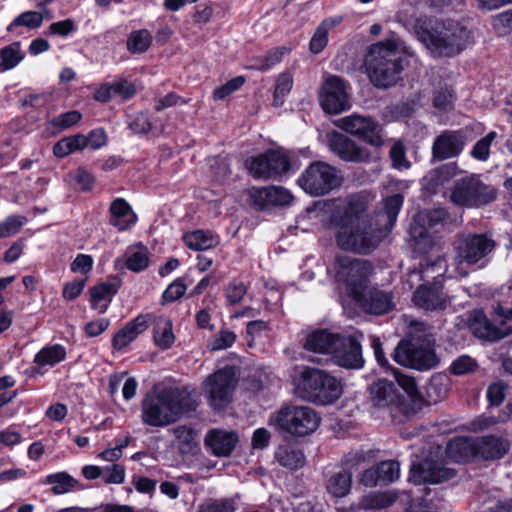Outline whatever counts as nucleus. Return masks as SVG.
I'll return each mask as SVG.
<instances>
[{"mask_svg": "<svg viewBox=\"0 0 512 512\" xmlns=\"http://www.w3.org/2000/svg\"><path fill=\"white\" fill-rule=\"evenodd\" d=\"M360 297V299H354V301L370 314H386L393 310L395 306L392 294L376 287L367 288L364 292H361Z\"/></svg>", "mask_w": 512, "mask_h": 512, "instance_id": "22", "label": "nucleus"}, {"mask_svg": "<svg viewBox=\"0 0 512 512\" xmlns=\"http://www.w3.org/2000/svg\"><path fill=\"white\" fill-rule=\"evenodd\" d=\"M440 499L436 494L431 492L425 493V495L419 499L416 503L410 504L409 512H436L439 507Z\"/></svg>", "mask_w": 512, "mask_h": 512, "instance_id": "51", "label": "nucleus"}, {"mask_svg": "<svg viewBox=\"0 0 512 512\" xmlns=\"http://www.w3.org/2000/svg\"><path fill=\"white\" fill-rule=\"evenodd\" d=\"M366 72L369 76L370 81L379 88H389L396 84V82L400 79V74L403 69H393L394 72L390 73V65L388 66L385 63L379 66V69L383 72V75L375 74V71L372 68L365 67Z\"/></svg>", "mask_w": 512, "mask_h": 512, "instance_id": "42", "label": "nucleus"}, {"mask_svg": "<svg viewBox=\"0 0 512 512\" xmlns=\"http://www.w3.org/2000/svg\"><path fill=\"white\" fill-rule=\"evenodd\" d=\"M407 54V47L403 40L397 35L392 34L383 41H379L370 46L365 59V67L372 68L375 74L383 75L379 66L382 63L390 65V73L393 69H403V60Z\"/></svg>", "mask_w": 512, "mask_h": 512, "instance_id": "10", "label": "nucleus"}, {"mask_svg": "<svg viewBox=\"0 0 512 512\" xmlns=\"http://www.w3.org/2000/svg\"><path fill=\"white\" fill-rule=\"evenodd\" d=\"M376 468L380 482L391 483L399 477L400 467L396 461H383Z\"/></svg>", "mask_w": 512, "mask_h": 512, "instance_id": "53", "label": "nucleus"}, {"mask_svg": "<svg viewBox=\"0 0 512 512\" xmlns=\"http://www.w3.org/2000/svg\"><path fill=\"white\" fill-rule=\"evenodd\" d=\"M25 57L20 42H14L0 49V72L15 68Z\"/></svg>", "mask_w": 512, "mask_h": 512, "instance_id": "41", "label": "nucleus"}, {"mask_svg": "<svg viewBox=\"0 0 512 512\" xmlns=\"http://www.w3.org/2000/svg\"><path fill=\"white\" fill-rule=\"evenodd\" d=\"M338 127L372 147L380 148L385 144L382 126L371 117L352 114L339 119Z\"/></svg>", "mask_w": 512, "mask_h": 512, "instance_id": "14", "label": "nucleus"}, {"mask_svg": "<svg viewBox=\"0 0 512 512\" xmlns=\"http://www.w3.org/2000/svg\"><path fill=\"white\" fill-rule=\"evenodd\" d=\"M369 394V399L375 407L387 408L391 412L407 416L414 414V408H410V404L391 381L378 379L370 385Z\"/></svg>", "mask_w": 512, "mask_h": 512, "instance_id": "13", "label": "nucleus"}, {"mask_svg": "<svg viewBox=\"0 0 512 512\" xmlns=\"http://www.w3.org/2000/svg\"><path fill=\"white\" fill-rule=\"evenodd\" d=\"M237 383L238 379L233 367H224L209 375L202 384L209 405L215 410L226 408L232 401Z\"/></svg>", "mask_w": 512, "mask_h": 512, "instance_id": "12", "label": "nucleus"}, {"mask_svg": "<svg viewBox=\"0 0 512 512\" xmlns=\"http://www.w3.org/2000/svg\"><path fill=\"white\" fill-rule=\"evenodd\" d=\"M333 269L336 282L345 288L349 297L360 299L361 292L368 288L369 276L373 271L371 263L348 255H337Z\"/></svg>", "mask_w": 512, "mask_h": 512, "instance_id": "8", "label": "nucleus"}, {"mask_svg": "<svg viewBox=\"0 0 512 512\" xmlns=\"http://www.w3.org/2000/svg\"><path fill=\"white\" fill-rule=\"evenodd\" d=\"M26 223L24 216L13 215L0 222V238H5L16 234Z\"/></svg>", "mask_w": 512, "mask_h": 512, "instance_id": "55", "label": "nucleus"}, {"mask_svg": "<svg viewBox=\"0 0 512 512\" xmlns=\"http://www.w3.org/2000/svg\"><path fill=\"white\" fill-rule=\"evenodd\" d=\"M392 165L395 169L403 170L409 169L411 164L406 158L405 146L401 141H396L389 152Z\"/></svg>", "mask_w": 512, "mask_h": 512, "instance_id": "54", "label": "nucleus"}, {"mask_svg": "<svg viewBox=\"0 0 512 512\" xmlns=\"http://www.w3.org/2000/svg\"><path fill=\"white\" fill-rule=\"evenodd\" d=\"M120 286L121 280L113 278L91 287L89 289L91 308L100 314L105 313Z\"/></svg>", "mask_w": 512, "mask_h": 512, "instance_id": "27", "label": "nucleus"}, {"mask_svg": "<svg viewBox=\"0 0 512 512\" xmlns=\"http://www.w3.org/2000/svg\"><path fill=\"white\" fill-rule=\"evenodd\" d=\"M447 270V264L444 259L438 258L434 262L427 263L426 265H422L421 269L412 270L408 274V281L412 282L413 278H418L427 283H430V280L434 282H439L437 279L442 277Z\"/></svg>", "mask_w": 512, "mask_h": 512, "instance_id": "36", "label": "nucleus"}, {"mask_svg": "<svg viewBox=\"0 0 512 512\" xmlns=\"http://www.w3.org/2000/svg\"><path fill=\"white\" fill-rule=\"evenodd\" d=\"M153 37L146 29L132 31L126 41V48L132 54L146 52L152 44Z\"/></svg>", "mask_w": 512, "mask_h": 512, "instance_id": "44", "label": "nucleus"}, {"mask_svg": "<svg viewBox=\"0 0 512 512\" xmlns=\"http://www.w3.org/2000/svg\"><path fill=\"white\" fill-rule=\"evenodd\" d=\"M459 172L456 162H451L440 166L430 173L429 179L433 187L444 185L445 182L455 177Z\"/></svg>", "mask_w": 512, "mask_h": 512, "instance_id": "46", "label": "nucleus"}, {"mask_svg": "<svg viewBox=\"0 0 512 512\" xmlns=\"http://www.w3.org/2000/svg\"><path fill=\"white\" fill-rule=\"evenodd\" d=\"M81 118L82 115L79 111H68L54 117L50 121V126L55 128L57 131L66 130L77 124Z\"/></svg>", "mask_w": 512, "mask_h": 512, "instance_id": "49", "label": "nucleus"}, {"mask_svg": "<svg viewBox=\"0 0 512 512\" xmlns=\"http://www.w3.org/2000/svg\"><path fill=\"white\" fill-rule=\"evenodd\" d=\"M467 323L470 331L478 338L497 341L512 332V328H497L493 326L481 310H474L467 315Z\"/></svg>", "mask_w": 512, "mask_h": 512, "instance_id": "23", "label": "nucleus"}, {"mask_svg": "<svg viewBox=\"0 0 512 512\" xmlns=\"http://www.w3.org/2000/svg\"><path fill=\"white\" fill-rule=\"evenodd\" d=\"M275 459L284 468L297 470L305 465L306 457L302 449L292 445H280L275 451Z\"/></svg>", "mask_w": 512, "mask_h": 512, "instance_id": "32", "label": "nucleus"}, {"mask_svg": "<svg viewBox=\"0 0 512 512\" xmlns=\"http://www.w3.org/2000/svg\"><path fill=\"white\" fill-rule=\"evenodd\" d=\"M465 143V136L461 130L445 131L433 143V157L438 160L457 157L463 151Z\"/></svg>", "mask_w": 512, "mask_h": 512, "instance_id": "21", "label": "nucleus"}, {"mask_svg": "<svg viewBox=\"0 0 512 512\" xmlns=\"http://www.w3.org/2000/svg\"><path fill=\"white\" fill-rule=\"evenodd\" d=\"M320 422L318 413L304 405L283 406L269 420L270 425L275 426L278 431L296 438L314 433Z\"/></svg>", "mask_w": 512, "mask_h": 512, "instance_id": "7", "label": "nucleus"}, {"mask_svg": "<svg viewBox=\"0 0 512 512\" xmlns=\"http://www.w3.org/2000/svg\"><path fill=\"white\" fill-rule=\"evenodd\" d=\"M337 336V333H331L328 330H316L306 337L304 348L315 353L331 356Z\"/></svg>", "mask_w": 512, "mask_h": 512, "instance_id": "31", "label": "nucleus"}, {"mask_svg": "<svg viewBox=\"0 0 512 512\" xmlns=\"http://www.w3.org/2000/svg\"><path fill=\"white\" fill-rule=\"evenodd\" d=\"M43 22V16L39 12L27 11L17 16L13 22L8 26V31H11L13 27L25 26L30 29H35L41 26Z\"/></svg>", "mask_w": 512, "mask_h": 512, "instance_id": "48", "label": "nucleus"}, {"mask_svg": "<svg viewBox=\"0 0 512 512\" xmlns=\"http://www.w3.org/2000/svg\"><path fill=\"white\" fill-rule=\"evenodd\" d=\"M245 81H246V79L243 76H237V77L229 80L228 82H226L225 84H223L222 86H220L214 90V92H213L214 100H222V99L226 98L233 92L240 89L244 85Z\"/></svg>", "mask_w": 512, "mask_h": 512, "instance_id": "56", "label": "nucleus"}, {"mask_svg": "<svg viewBox=\"0 0 512 512\" xmlns=\"http://www.w3.org/2000/svg\"><path fill=\"white\" fill-rule=\"evenodd\" d=\"M413 301L416 306L425 310L445 309L449 299L443 293V286L440 282H433L432 285H421L414 292Z\"/></svg>", "mask_w": 512, "mask_h": 512, "instance_id": "24", "label": "nucleus"}, {"mask_svg": "<svg viewBox=\"0 0 512 512\" xmlns=\"http://www.w3.org/2000/svg\"><path fill=\"white\" fill-rule=\"evenodd\" d=\"M497 137L495 131L489 132L486 136L479 139L471 150V156L479 161H487L490 156V147Z\"/></svg>", "mask_w": 512, "mask_h": 512, "instance_id": "47", "label": "nucleus"}, {"mask_svg": "<svg viewBox=\"0 0 512 512\" xmlns=\"http://www.w3.org/2000/svg\"><path fill=\"white\" fill-rule=\"evenodd\" d=\"M238 443V435L233 431L212 429L205 436V445L213 455L229 456Z\"/></svg>", "mask_w": 512, "mask_h": 512, "instance_id": "26", "label": "nucleus"}, {"mask_svg": "<svg viewBox=\"0 0 512 512\" xmlns=\"http://www.w3.org/2000/svg\"><path fill=\"white\" fill-rule=\"evenodd\" d=\"M329 25V21L324 20L316 29L310 41V50L312 53H320L326 47L328 42Z\"/></svg>", "mask_w": 512, "mask_h": 512, "instance_id": "52", "label": "nucleus"}, {"mask_svg": "<svg viewBox=\"0 0 512 512\" xmlns=\"http://www.w3.org/2000/svg\"><path fill=\"white\" fill-rule=\"evenodd\" d=\"M476 368V362L470 356L463 355L457 358L451 365V371L455 375H463L473 371Z\"/></svg>", "mask_w": 512, "mask_h": 512, "instance_id": "63", "label": "nucleus"}, {"mask_svg": "<svg viewBox=\"0 0 512 512\" xmlns=\"http://www.w3.org/2000/svg\"><path fill=\"white\" fill-rule=\"evenodd\" d=\"M447 212L443 208H436L430 211L421 212L419 213L415 221L416 222H425L427 221L428 228H432L436 226L437 224L441 223L447 218Z\"/></svg>", "mask_w": 512, "mask_h": 512, "instance_id": "58", "label": "nucleus"}, {"mask_svg": "<svg viewBox=\"0 0 512 512\" xmlns=\"http://www.w3.org/2000/svg\"><path fill=\"white\" fill-rule=\"evenodd\" d=\"M192 408L186 389L155 386L141 402V420L150 427H165L177 422Z\"/></svg>", "mask_w": 512, "mask_h": 512, "instance_id": "2", "label": "nucleus"}, {"mask_svg": "<svg viewBox=\"0 0 512 512\" xmlns=\"http://www.w3.org/2000/svg\"><path fill=\"white\" fill-rule=\"evenodd\" d=\"M176 443L182 453H191L197 447L196 432L188 426H177L173 429Z\"/></svg>", "mask_w": 512, "mask_h": 512, "instance_id": "45", "label": "nucleus"}, {"mask_svg": "<svg viewBox=\"0 0 512 512\" xmlns=\"http://www.w3.org/2000/svg\"><path fill=\"white\" fill-rule=\"evenodd\" d=\"M125 264L127 269L138 273L149 266V251L143 245L129 247L125 252Z\"/></svg>", "mask_w": 512, "mask_h": 512, "instance_id": "37", "label": "nucleus"}, {"mask_svg": "<svg viewBox=\"0 0 512 512\" xmlns=\"http://www.w3.org/2000/svg\"><path fill=\"white\" fill-rule=\"evenodd\" d=\"M434 344L431 328L424 323L416 324L411 339L401 341L395 348L394 360L402 366L420 371L433 369L439 363Z\"/></svg>", "mask_w": 512, "mask_h": 512, "instance_id": "5", "label": "nucleus"}, {"mask_svg": "<svg viewBox=\"0 0 512 512\" xmlns=\"http://www.w3.org/2000/svg\"><path fill=\"white\" fill-rule=\"evenodd\" d=\"M319 101L329 114H339L349 108V99L344 81L338 76H329L322 84Z\"/></svg>", "mask_w": 512, "mask_h": 512, "instance_id": "17", "label": "nucleus"}, {"mask_svg": "<svg viewBox=\"0 0 512 512\" xmlns=\"http://www.w3.org/2000/svg\"><path fill=\"white\" fill-rule=\"evenodd\" d=\"M153 314H140L125 324L112 339L115 350H122L132 343L151 324Z\"/></svg>", "mask_w": 512, "mask_h": 512, "instance_id": "25", "label": "nucleus"}, {"mask_svg": "<svg viewBox=\"0 0 512 512\" xmlns=\"http://www.w3.org/2000/svg\"><path fill=\"white\" fill-rule=\"evenodd\" d=\"M293 86V77L290 73H282L276 81L274 91V103L277 106L282 105L284 97L289 94Z\"/></svg>", "mask_w": 512, "mask_h": 512, "instance_id": "50", "label": "nucleus"}, {"mask_svg": "<svg viewBox=\"0 0 512 512\" xmlns=\"http://www.w3.org/2000/svg\"><path fill=\"white\" fill-rule=\"evenodd\" d=\"M44 483L52 485V492L55 495L71 492L78 485V481L66 472L47 475Z\"/></svg>", "mask_w": 512, "mask_h": 512, "instance_id": "43", "label": "nucleus"}, {"mask_svg": "<svg viewBox=\"0 0 512 512\" xmlns=\"http://www.w3.org/2000/svg\"><path fill=\"white\" fill-rule=\"evenodd\" d=\"M454 93L453 90L445 87L439 89L433 98V104L436 108L441 110H448L452 107V104L454 102Z\"/></svg>", "mask_w": 512, "mask_h": 512, "instance_id": "60", "label": "nucleus"}, {"mask_svg": "<svg viewBox=\"0 0 512 512\" xmlns=\"http://www.w3.org/2000/svg\"><path fill=\"white\" fill-rule=\"evenodd\" d=\"M249 173L255 179L275 178L290 168L288 156L278 150H269L246 161Z\"/></svg>", "mask_w": 512, "mask_h": 512, "instance_id": "15", "label": "nucleus"}, {"mask_svg": "<svg viewBox=\"0 0 512 512\" xmlns=\"http://www.w3.org/2000/svg\"><path fill=\"white\" fill-rule=\"evenodd\" d=\"M402 205L403 196L393 194L384 200L383 209L370 217L364 197H348L336 206L330 216L337 246L356 254L372 252L394 227Z\"/></svg>", "mask_w": 512, "mask_h": 512, "instance_id": "1", "label": "nucleus"}, {"mask_svg": "<svg viewBox=\"0 0 512 512\" xmlns=\"http://www.w3.org/2000/svg\"><path fill=\"white\" fill-rule=\"evenodd\" d=\"M446 454L454 462H467L476 456V438L457 437L447 444Z\"/></svg>", "mask_w": 512, "mask_h": 512, "instance_id": "30", "label": "nucleus"}, {"mask_svg": "<svg viewBox=\"0 0 512 512\" xmlns=\"http://www.w3.org/2000/svg\"><path fill=\"white\" fill-rule=\"evenodd\" d=\"M492 25L501 34L512 31V10H507L494 16Z\"/></svg>", "mask_w": 512, "mask_h": 512, "instance_id": "62", "label": "nucleus"}, {"mask_svg": "<svg viewBox=\"0 0 512 512\" xmlns=\"http://www.w3.org/2000/svg\"><path fill=\"white\" fill-rule=\"evenodd\" d=\"M509 450L506 439L495 436L476 437V456L483 460L503 457Z\"/></svg>", "mask_w": 512, "mask_h": 512, "instance_id": "28", "label": "nucleus"}, {"mask_svg": "<svg viewBox=\"0 0 512 512\" xmlns=\"http://www.w3.org/2000/svg\"><path fill=\"white\" fill-rule=\"evenodd\" d=\"M456 476L453 468L445 466L442 462L425 459L411 467L410 479L417 485L439 484Z\"/></svg>", "mask_w": 512, "mask_h": 512, "instance_id": "18", "label": "nucleus"}, {"mask_svg": "<svg viewBox=\"0 0 512 512\" xmlns=\"http://www.w3.org/2000/svg\"><path fill=\"white\" fill-rule=\"evenodd\" d=\"M186 292V285L181 278L172 282L163 293L165 302H174L181 298Z\"/></svg>", "mask_w": 512, "mask_h": 512, "instance_id": "61", "label": "nucleus"}, {"mask_svg": "<svg viewBox=\"0 0 512 512\" xmlns=\"http://www.w3.org/2000/svg\"><path fill=\"white\" fill-rule=\"evenodd\" d=\"M185 245L195 251H204L216 247L220 239L211 231L195 230L183 236Z\"/></svg>", "mask_w": 512, "mask_h": 512, "instance_id": "33", "label": "nucleus"}, {"mask_svg": "<svg viewBox=\"0 0 512 512\" xmlns=\"http://www.w3.org/2000/svg\"><path fill=\"white\" fill-rule=\"evenodd\" d=\"M398 385L405 391L407 398L412 403L410 408H414V413L421 409L424 399L418 392L415 379L411 376L402 374L396 369H392Z\"/></svg>", "mask_w": 512, "mask_h": 512, "instance_id": "39", "label": "nucleus"}, {"mask_svg": "<svg viewBox=\"0 0 512 512\" xmlns=\"http://www.w3.org/2000/svg\"><path fill=\"white\" fill-rule=\"evenodd\" d=\"M363 334L354 333L338 334L333 347L331 358L339 366L345 368H361L364 364L360 341Z\"/></svg>", "mask_w": 512, "mask_h": 512, "instance_id": "16", "label": "nucleus"}, {"mask_svg": "<svg viewBox=\"0 0 512 512\" xmlns=\"http://www.w3.org/2000/svg\"><path fill=\"white\" fill-rule=\"evenodd\" d=\"M109 213L110 224L120 231L129 229L136 222V215L124 198L118 197L114 199L110 204Z\"/></svg>", "mask_w": 512, "mask_h": 512, "instance_id": "29", "label": "nucleus"}, {"mask_svg": "<svg viewBox=\"0 0 512 512\" xmlns=\"http://www.w3.org/2000/svg\"><path fill=\"white\" fill-rule=\"evenodd\" d=\"M331 151L341 160L353 163H368L371 161V152L368 148L360 146L354 140L341 133H332L329 137Z\"/></svg>", "mask_w": 512, "mask_h": 512, "instance_id": "19", "label": "nucleus"}, {"mask_svg": "<svg viewBox=\"0 0 512 512\" xmlns=\"http://www.w3.org/2000/svg\"><path fill=\"white\" fill-rule=\"evenodd\" d=\"M250 204L257 210H263L269 206H283L292 202V194L283 187H252L248 190Z\"/></svg>", "mask_w": 512, "mask_h": 512, "instance_id": "20", "label": "nucleus"}, {"mask_svg": "<svg viewBox=\"0 0 512 512\" xmlns=\"http://www.w3.org/2000/svg\"><path fill=\"white\" fill-rule=\"evenodd\" d=\"M196 512H235V506L231 500H212L199 505Z\"/></svg>", "mask_w": 512, "mask_h": 512, "instance_id": "57", "label": "nucleus"}, {"mask_svg": "<svg viewBox=\"0 0 512 512\" xmlns=\"http://www.w3.org/2000/svg\"><path fill=\"white\" fill-rule=\"evenodd\" d=\"M66 358V350L60 344L43 347L34 357L38 366H54Z\"/></svg>", "mask_w": 512, "mask_h": 512, "instance_id": "40", "label": "nucleus"}, {"mask_svg": "<svg viewBox=\"0 0 512 512\" xmlns=\"http://www.w3.org/2000/svg\"><path fill=\"white\" fill-rule=\"evenodd\" d=\"M352 487V473L339 471L332 474L326 483V490L334 498H342L349 494Z\"/></svg>", "mask_w": 512, "mask_h": 512, "instance_id": "35", "label": "nucleus"}, {"mask_svg": "<svg viewBox=\"0 0 512 512\" xmlns=\"http://www.w3.org/2000/svg\"><path fill=\"white\" fill-rule=\"evenodd\" d=\"M297 396L317 405H330L343 393L341 382L324 370L303 367L293 378Z\"/></svg>", "mask_w": 512, "mask_h": 512, "instance_id": "4", "label": "nucleus"}, {"mask_svg": "<svg viewBox=\"0 0 512 512\" xmlns=\"http://www.w3.org/2000/svg\"><path fill=\"white\" fill-rule=\"evenodd\" d=\"M415 33L432 53L448 57L459 54L469 38V31L459 24L430 18L417 19Z\"/></svg>", "mask_w": 512, "mask_h": 512, "instance_id": "3", "label": "nucleus"}, {"mask_svg": "<svg viewBox=\"0 0 512 512\" xmlns=\"http://www.w3.org/2000/svg\"><path fill=\"white\" fill-rule=\"evenodd\" d=\"M87 276L83 279H75L66 283L62 290V297L67 301H72L79 297L86 285Z\"/></svg>", "mask_w": 512, "mask_h": 512, "instance_id": "59", "label": "nucleus"}, {"mask_svg": "<svg viewBox=\"0 0 512 512\" xmlns=\"http://www.w3.org/2000/svg\"><path fill=\"white\" fill-rule=\"evenodd\" d=\"M398 498V494L392 490L384 492H372L361 499L360 506L365 510L385 509L394 504Z\"/></svg>", "mask_w": 512, "mask_h": 512, "instance_id": "38", "label": "nucleus"}, {"mask_svg": "<svg viewBox=\"0 0 512 512\" xmlns=\"http://www.w3.org/2000/svg\"><path fill=\"white\" fill-rule=\"evenodd\" d=\"M343 181L341 171L323 162H312L300 175L299 186L311 196H323L338 188Z\"/></svg>", "mask_w": 512, "mask_h": 512, "instance_id": "9", "label": "nucleus"}, {"mask_svg": "<svg viewBox=\"0 0 512 512\" xmlns=\"http://www.w3.org/2000/svg\"><path fill=\"white\" fill-rule=\"evenodd\" d=\"M496 242L487 234H467L454 243L455 270L461 277L469 274V268L481 269L487 264L488 255Z\"/></svg>", "mask_w": 512, "mask_h": 512, "instance_id": "6", "label": "nucleus"}, {"mask_svg": "<svg viewBox=\"0 0 512 512\" xmlns=\"http://www.w3.org/2000/svg\"><path fill=\"white\" fill-rule=\"evenodd\" d=\"M152 323L154 324L153 338L155 344L161 349L170 348L175 340L172 322L166 317H156L153 315Z\"/></svg>", "mask_w": 512, "mask_h": 512, "instance_id": "34", "label": "nucleus"}, {"mask_svg": "<svg viewBox=\"0 0 512 512\" xmlns=\"http://www.w3.org/2000/svg\"><path fill=\"white\" fill-rule=\"evenodd\" d=\"M496 196L493 186L483 183L479 176L471 175L455 182L450 199L456 205L479 207L492 202Z\"/></svg>", "mask_w": 512, "mask_h": 512, "instance_id": "11", "label": "nucleus"}, {"mask_svg": "<svg viewBox=\"0 0 512 512\" xmlns=\"http://www.w3.org/2000/svg\"><path fill=\"white\" fill-rule=\"evenodd\" d=\"M247 289L243 283L231 282L225 289V295L227 300L231 304L239 303L245 296Z\"/></svg>", "mask_w": 512, "mask_h": 512, "instance_id": "64", "label": "nucleus"}]
</instances>
